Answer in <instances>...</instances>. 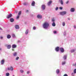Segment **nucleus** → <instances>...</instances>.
<instances>
[{
  "label": "nucleus",
  "instance_id": "obj_34",
  "mask_svg": "<svg viewBox=\"0 0 76 76\" xmlns=\"http://www.w3.org/2000/svg\"><path fill=\"white\" fill-rule=\"evenodd\" d=\"M20 72L22 73H23V70H21Z\"/></svg>",
  "mask_w": 76,
  "mask_h": 76
},
{
  "label": "nucleus",
  "instance_id": "obj_16",
  "mask_svg": "<svg viewBox=\"0 0 76 76\" xmlns=\"http://www.w3.org/2000/svg\"><path fill=\"white\" fill-rule=\"evenodd\" d=\"M35 1H33L32 2V3H31V5L32 6H35Z\"/></svg>",
  "mask_w": 76,
  "mask_h": 76
},
{
  "label": "nucleus",
  "instance_id": "obj_31",
  "mask_svg": "<svg viewBox=\"0 0 76 76\" xmlns=\"http://www.w3.org/2000/svg\"><path fill=\"white\" fill-rule=\"evenodd\" d=\"M21 11H19L18 14V15H19V16L20 15V14H21Z\"/></svg>",
  "mask_w": 76,
  "mask_h": 76
},
{
  "label": "nucleus",
  "instance_id": "obj_21",
  "mask_svg": "<svg viewBox=\"0 0 76 76\" xmlns=\"http://www.w3.org/2000/svg\"><path fill=\"white\" fill-rule=\"evenodd\" d=\"M13 56H17V53L15 52L13 53Z\"/></svg>",
  "mask_w": 76,
  "mask_h": 76
},
{
  "label": "nucleus",
  "instance_id": "obj_37",
  "mask_svg": "<svg viewBox=\"0 0 76 76\" xmlns=\"http://www.w3.org/2000/svg\"><path fill=\"white\" fill-rule=\"evenodd\" d=\"M59 9L60 10H62V9H63V8L62 7H59Z\"/></svg>",
  "mask_w": 76,
  "mask_h": 76
},
{
  "label": "nucleus",
  "instance_id": "obj_14",
  "mask_svg": "<svg viewBox=\"0 0 76 76\" xmlns=\"http://www.w3.org/2000/svg\"><path fill=\"white\" fill-rule=\"evenodd\" d=\"M70 12H75V8H72L70 10Z\"/></svg>",
  "mask_w": 76,
  "mask_h": 76
},
{
  "label": "nucleus",
  "instance_id": "obj_19",
  "mask_svg": "<svg viewBox=\"0 0 76 76\" xmlns=\"http://www.w3.org/2000/svg\"><path fill=\"white\" fill-rule=\"evenodd\" d=\"M11 37V36H10V34H8L7 35V38H8V39H9Z\"/></svg>",
  "mask_w": 76,
  "mask_h": 76
},
{
  "label": "nucleus",
  "instance_id": "obj_13",
  "mask_svg": "<svg viewBox=\"0 0 76 76\" xmlns=\"http://www.w3.org/2000/svg\"><path fill=\"white\" fill-rule=\"evenodd\" d=\"M59 47H56L55 49L56 51L58 52V51H59Z\"/></svg>",
  "mask_w": 76,
  "mask_h": 76
},
{
  "label": "nucleus",
  "instance_id": "obj_17",
  "mask_svg": "<svg viewBox=\"0 0 76 76\" xmlns=\"http://www.w3.org/2000/svg\"><path fill=\"white\" fill-rule=\"evenodd\" d=\"M28 32H29V30L28 29H27L26 30L25 32V34L26 35H27L28 34Z\"/></svg>",
  "mask_w": 76,
  "mask_h": 76
},
{
  "label": "nucleus",
  "instance_id": "obj_52",
  "mask_svg": "<svg viewBox=\"0 0 76 76\" xmlns=\"http://www.w3.org/2000/svg\"><path fill=\"white\" fill-rule=\"evenodd\" d=\"M13 76H15V75H13Z\"/></svg>",
  "mask_w": 76,
  "mask_h": 76
},
{
  "label": "nucleus",
  "instance_id": "obj_11",
  "mask_svg": "<svg viewBox=\"0 0 76 76\" xmlns=\"http://www.w3.org/2000/svg\"><path fill=\"white\" fill-rule=\"evenodd\" d=\"M52 3V1H49V2L48 3V6H50V5H51V4Z\"/></svg>",
  "mask_w": 76,
  "mask_h": 76
},
{
  "label": "nucleus",
  "instance_id": "obj_25",
  "mask_svg": "<svg viewBox=\"0 0 76 76\" xmlns=\"http://www.w3.org/2000/svg\"><path fill=\"white\" fill-rule=\"evenodd\" d=\"M66 64V61H65L62 62V65H64V64Z\"/></svg>",
  "mask_w": 76,
  "mask_h": 76
},
{
  "label": "nucleus",
  "instance_id": "obj_43",
  "mask_svg": "<svg viewBox=\"0 0 76 76\" xmlns=\"http://www.w3.org/2000/svg\"><path fill=\"white\" fill-rule=\"evenodd\" d=\"M74 29H76V26H74Z\"/></svg>",
  "mask_w": 76,
  "mask_h": 76
},
{
  "label": "nucleus",
  "instance_id": "obj_29",
  "mask_svg": "<svg viewBox=\"0 0 76 76\" xmlns=\"http://www.w3.org/2000/svg\"><path fill=\"white\" fill-rule=\"evenodd\" d=\"M54 21H55V19L54 18H53L52 19V22L53 23L54 22Z\"/></svg>",
  "mask_w": 76,
  "mask_h": 76
},
{
  "label": "nucleus",
  "instance_id": "obj_28",
  "mask_svg": "<svg viewBox=\"0 0 76 76\" xmlns=\"http://www.w3.org/2000/svg\"><path fill=\"white\" fill-rule=\"evenodd\" d=\"M6 76H9V75H10V74L9 73H7L6 74Z\"/></svg>",
  "mask_w": 76,
  "mask_h": 76
},
{
  "label": "nucleus",
  "instance_id": "obj_45",
  "mask_svg": "<svg viewBox=\"0 0 76 76\" xmlns=\"http://www.w3.org/2000/svg\"><path fill=\"white\" fill-rule=\"evenodd\" d=\"M0 39H3V37H0Z\"/></svg>",
  "mask_w": 76,
  "mask_h": 76
},
{
  "label": "nucleus",
  "instance_id": "obj_10",
  "mask_svg": "<svg viewBox=\"0 0 76 76\" xmlns=\"http://www.w3.org/2000/svg\"><path fill=\"white\" fill-rule=\"evenodd\" d=\"M16 45L14 44L12 45V48H16Z\"/></svg>",
  "mask_w": 76,
  "mask_h": 76
},
{
  "label": "nucleus",
  "instance_id": "obj_46",
  "mask_svg": "<svg viewBox=\"0 0 76 76\" xmlns=\"http://www.w3.org/2000/svg\"><path fill=\"white\" fill-rule=\"evenodd\" d=\"M68 20H70V18H68Z\"/></svg>",
  "mask_w": 76,
  "mask_h": 76
},
{
  "label": "nucleus",
  "instance_id": "obj_51",
  "mask_svg": "<svg viewBox=\"0 0 76 76\" xmlns=\"http://www.w3.org/2000/svg\"><path fill=\"white\" fill-rule=\"evenodd\" d=\"M12 51H14V49H12Z\"/></svg>",
  "mask_w": 76,
  "mask_h": 76
},
{
  "label": "nucleus",
  "instance_id": "obj_9",
  "mask_svg": "<svg viewBox=\"0 0 76 76\" xmlns=\"http://www.w3.org/2000/svg\"><path fill=\"white\" fill-rule=\"evenodd\" d=\"M37 18L39 19H41V18H42V15H37Z\"/></svg>",
  "mask_w": 76,
  "mask_h": 76
},
{
  "label": "nucleus",
  "instance_id": "obj_50",
  "mask_svg": "<svg viewBox=\"0 0 76 76\" xmlns=\"http://www.w3.org/2000/svg\"><path fill=\"white\" fill-rule=\"evenodd\" d=\"M1 50V48H0V50Z\"/></svg>",
  "mask_w": 76,
  "mask_h": 76
},
{
  "label": "nucleus",
  "instance_id": "obj_42",
  "mask_svg": "<svg viewBox=\"0 0 76 76\" xmlns=\"http://www.w3.org/2000/svg\"><path fill=\"white\" fill-rule=\"evenodd\" d=\"M29 73H30V71H27V74H29Z\"/></svg>",
  "mask_w": 76,
  "mask_h": 76
},
{
  "label": "nucleus",
  "instance_id": "obj_4",
  "mask_svg": "<svg viewBox=\"0 0 76 76\" xmlns=\"http://www.w3.org/2000/svg\"><path fill=\"white\" fill-rule=\"evenodd\" d=\"M60 50L61 53H64V48H61L59 49Z\"/></svg>",
  "mask_w": 76,
  "mask_h": 76
},
{
  "label": "nucleus",
  "instance_id": "obj_5",
  "mask_svg": "<svg viewBox=\"0 0 76 76\" xmlns=\"http://www.w3.org/2000/svg\"><path fill=\"white\" fill-rule=\"evenodd\" d=\"M12 16V15L11 14H10V15H8L7 16V18L8 19H9V18H11V17Z\"/></svg>",
  "mask_w": 76,
  "mask_h": 76
},
{
  "label": "nucleus",
  "instance_id": "obj_36",
  "mask_svg": "<svg viewBox=\"0 0 76 76\" xmlns=\"http://www.w3.org/2000/svg\"><path fill=\"white\" fill-rule=\"evenodd\" d=\"M19 15H18L17 16V19H19Z\"/></svg>",
  "mask_w": 76,
  "mask_h": 76
},
{
  "label": "nucleus",
  "instance_id": "obj_33",
  "mask_svg": "<svg viewBox=\"0 0 76 76\" xmlns=\"http://www.w3.org/2000/svg\"><path fill=\"white\" fill-rule=\"evenodd\" d=\"M19 58V57H17L15 59L16 60H18V59Z\"/></svg>",
  "mask_w": 76,
  "mask_h": 76
},
{
  "label": "nucleus",
  "instance_id": "obj_6",
  "mask_svg": "<svg viewBox=\"0 0 76 76\" xmlns=\"http://www.w3.org/2000/svg\"><path fill=\"white\" fill-rule=\"evenodd\" d=\"M15 28L16 29H19V25H16L15 26Z\"/></svg>",
  "mask_w": 76,
  "mask_h": 76
},
{
  "label": "nucleus",
  "instance_id": "obj_1",
  "mask_svg": "<svg viewBox=\"0 0 76 76\" xmlns=\"http://www.w3.org/2000/svg\"><path fill=\"white\" fill-rule=\"evenodd\" d=\"M43 26L44 29H47L48 28V26H49V23L45 22L44 23Z\"/></svg>",
  "mask_w": 76,
  "mask_h": 76
},
{
  "label": "nucleus",
  "instance_id": "obj_12",
  "mask_svg": "<svg viewBox=\"0 0 76 76\" xmlns=\"http://www.w3.org/2000/svg\"><path fill=\"white\" fill-rule=\"evenodd\" d=\"M64 60H66L67 58V55H66L64 56L63 57Z\"/></svg>",
  "mask_w": 76,
  "mask_h": 76
},
{
  "label": "nucleus",
  "instance_id": "obj_18",
  "mask_svg": "<svg viewBox=\"0 0 76 76\" xmlns=\"http://www.w3.org/2000/svg\"><path fill=\"white\" fill-rule=\"evenodd\" d=\"M11 48V45H9L7 46V48L8 49H10Z\"/></svg>",
  "mask_w": 76,
  "mask_h": 76
},
{
  "label": "nucleus",
  "instance_id": "obj_24",
  "mask_svg": "<svg viewBox=\"0 0 76 76\" xmlns=\"http://www.w3.org/2000/svg\"><path fill=\"white\" fill-rule=\"evenodd\" d=\"M12 37H13V38H16V36H15V35L14 34H12Z\"/></svg>",
  "mask_w": 76,
  "mask_h": 76
},
{
  "label": "nucleus",
  "instance_id": "obj_44",
  "mask_svg": "<svg viewBox=\"0 0 76 76\" xmlns=\"http://www.w3.org/2000/svg\"><path fill=\"white\" fill-rule=\"evenodd\" d=\"M69 3V1H68L66 2V4H68V3Z\"/></svg>",
  "mask_w": 76,
  "mask_h": 76
},
{
  "label": "nucleus",
  "instance_id": "obj_22",
  "mask_svg": "<svg viewBox=\"0 0 76 76\" xmlns=\"http://www.w3.org/2000/svg\"><path fill=\"white\" fill-rule=\"evenodd\" d=\"M10 20L11 22H13L14 21V19L13 18H10Z\"/></svg>",
  "mask_w": 76,
  "mask_h": 76
},
{
  "label": "nucleus",
  "instance_id": "obj_41",
  "mask_svg": "<svg viewBox=\"0 0 76 76\" xmlns=\"http://www.w3.org/2000/svg\"><path fill=\"white\" fill-rule=\"evenodd\" d=\"M63 76H68L67 74H65Z\"/></svg>",
  "mask_w": 76,
  "mask_h": 76
},
{
  "label": "nucleus",
  "instance_id": "obj_27",
  "mask_svg": "<svg viewBox=\"0 0 76 76\" xmlns=\"http://www.w3.org/2000/svg\"><path fill=\"white\" fill-rule=\"evenodd\" d=\"M75 51V49H72L71 50V53H73V52H74Z\"/></svg>",
  "mask_w": 76,
  "mask_h": 76
},
{
  "label": "nucleus",
  "instance_id": "obj_47",
  "mask_svg": "<svg viewBox=\"0 0 76 76\" xmlns=\"http://www.w3.org/2000/svg\"><path fill=\"white\" fill-rule=\"evenodd\" d=\"M64 35H66V32H64Z\"/></svg>",
  "mask_w": 76,
  "mask_h": 76
},
{
  "label": "nucleus",
  "instance_id": "obj_49",
  "mask_svg": "<svg viewBox=\"0 0 76 76\" xmlns=\"http://www.w3.org/2000/svg\"><path fill=\"white\" fill-rule=\"evenodd\" d=\"M0 30H2V28L0 27Z\"/></svg>",
  "mask_w": 76,
  "mask_h": 76
},
{
  "label": "nucleus",
  "instance_id": "obj_2",
  "mask_svg": "<svg viewBox=\"0 0 76 76\" xmlns=\"http://www.w3.org/2000/svg\"><path fill=\"white\" fill-rule=\"evenodd\" d=\"M5 71H7V70H8L9 71H10V70L13 71V68L12 66H11L10 67H7L5 69Z\"/></svg>",
  "mask_w": 76,
  "mask_h": 76
},
{
  "label": "nucleus",
  "instance_id": "obj_38",
  "mask_svg": "<svg viewBox=\"0 0 76 76\" xmlns=\"http://www.w3.org/2000/svg\"><path fill=\"white\" fill-rule=\"evenodd\" d=\"M58 7H57L56 9H55V10H56L57 11V10H58Z\"/></svg>",
  "mask_w": 76,
  "mask_h": 76
},
{
  "label": "nucleus",
  "instance_id": "obj_7",
  "mask_svg": "<svg viewBox=\"0 0 76 76\" xmlns=\"http://www.w3.org/2000/svg\"><path fill=\"white\" fill-rule=\"evenodd\" d=\"M41 7L42 10H44L45 9V5H42V6Z\"/></svg>",
  "mask_w": 76,
  "mask_h": 76
},
{
  "label": "nucleus",
  "instance_id": "obj_23",
  "mask_svg": "<svg viewBox=\"0 0 76 76\" xmlns=\"http://www.w3.org/2000/svg\"><path fill=\"white\" fill-rule=\"evenodd\" d=\"M52 26H56V23H55V22H53V23L52 24Z\"/></svg>",
  "mask_w": 76,
  "mask_h": 76
},
{
  "label": "nucleus",
  "instance_id": "obj_40",
  "mask_svg": "<svg viewBox=\"0 0 76 76\" xmlns=\"http://www.w3.org/2000/svg\"><path fill=\"white\" fill-rule=\"evenodd\" d=\"M53 33L54 34H56V33H57V31H53Z\"/></svg>",
  "mask_w": 76,
  "mask_h": 76
},
{
  "label": "nucleus",
  "instance_id": "obj_15",
  "mask_svg": "<svg viewBox=\"0 0 76 76\" xmlns=\"http://www.w3.org/2000/svg\"><path fill=\"white\" fill-rule=\"evenodd\" d=\"M59 2H60L61 4L63 5V1L62 0H59Z\"/></svg>",
  "mask_w": 76,
  "mask_h": 76
},
{
  "label": "nucleus",
  "instance_id": "obj_8",
  "mask_svg": "<svg viewBox=\"0 0 76 76\" xmlns=\"http://www.w3.org/2000/svg\"><path fill=\"white\" fill-rule=\"evenodd\" d=\"M1 65H3L4 64V60L3 59L1 60Z\"/></svg>",
  "mask_w": 76,
  "mask_h": 76
},
{
  "label": "nucleus",
  "instance_id": "obj_20",
  "mask_svg": "<svg viewBox=\"0 0 76 76\" xmlns=\"http://www.w3.org/2000/svg\"><path fill=\"white\" fill-rule=\"evenodd\" d=\"M56 73L57 74H58L60 73V70L58 69L56 70Z\"/></svg>",
  "mask_w": 76,
  "mask_h": 76
},
{
  "label": "nucleus",
  "instance_id": "obj_48",
  "mask_svg": "<svg viewBox=\"0 0 76 76\" xmlns=\"http://www.w3.org/2000/svg\"><path fill=\"white\" fill-rule=\"evenodd\" d=\"M28 10H26V12H28Z\"/></svg>",
  "mask_w": 76,
  "mask_h": 76
},
{
  "label": "nucleus",
  "instance_id": "obj_32",
  "mask_svg": "<svg viewBox=\"0 0 76 76\" xmlns=\"http://www.w3.org/2000/svg\"><path fill=\"white\" fill-rule=\"evenodd\" d=\"M74 73H76V69H75L74 70Z\"/></svg>",
  "mask_w": 76,
  "mask_h": 76
},
{
  "label": "nucleus",
  "instance_id": "obj_39",
  "mask_svg": "<svg viewBox=\"0 0 76 76\" xmlns=\"http://www.w3.org/2000/svg\"><path fill=\"white\" fill-rule=\"evenodd\" d=\"M33 28V29H34V30H35V29H36V27L35 26H34Z\"/></svg>",
  "mask_w": 76,
  "mask_h": 76
},
{
  "label": "nucleus",
  "instance_id": "obj_35",
  "mask_svg": "<svg viewBox=\"0 0 76 76\" xmlns=\"http://www.w3.org/2000/svg\"><path fill=\"white\" fill-rule=\"evenodd\" d=\"M75 73L74 72L72 73V76H75Z\"/></svg>",
  "mask_w": 76,
  "mask_h": 76
},
{
  "label": "nucleus",
  "instance_id": "obj_30",
  "mask_svg": "<svg viewBox=\"0 0 76 76\" xmlns=\"http://www.w3.org/2000/svg\"><path fill=\"white\" fill-rule=\"evenodd\" d=\"M65 22H63L62 23V25H63V26H65Z\"/></svg>",
  "mask_w": 76,
  "mask_h": 76
},
{
  "label": "nucleus",
  "instance_id": "obj_26",
  "mask_svg": "<svg viewBox=\"0 0 76 76\" xmlns=\"http://www.w3.org/2000/svg\"><path fill=\"white\" fill-rule=\"evenodd\" d=\"M28 4V3L27 2H25L23 4L24 5H25V6H26V5H27V4Z\"/></svg>",
  "mask_w": 76,
  "mask_h": 76
},
{
  "label": "nucleus",
  "instance_id": "obj_3",
  "mask_svg": "<svg viewBox=\"0 0 76 76\" xmlns=\"http://www.w3.org/2000/svg\"><path fill=\"white\" fill-rule=\"evenodd\" d=\"M60 14L61 15H64L65 14H66V12L63 11L62 12H60Z\"/></svg>",
  "mask_w": 76,
  "mask_h": 76
}]
</instances>
